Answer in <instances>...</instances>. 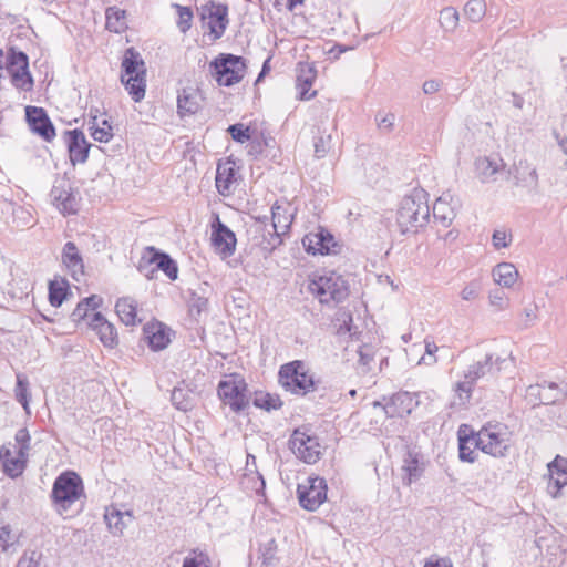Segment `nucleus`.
I'll use <instances>...</instances> for the list:
<instances>
[{
    "mask_svg": "<svg viewBox=\"0 0 567 567\" xmlns=\"http://www.w3.org/2000/svg\"><path fill=\"white\" fill-rule=\"evenodd\" d=\"M25 118L30 130L44 141L51 142L55 137L54 125L44 109L31 105L27 106Z\"/></svg>",
    "mask_w": 567,
    "mask_h": 567,
    "instance_id": "nucleus-16",
    "label": "nucleus"
},
{
    "mask_svg": "<svg viewBox=\"0 0 567 567\" xmlns=\"http://www.w3.org/2000/svg\"><path fill=\"white\" fill-rule=\"evenodd\" d=\"M199 107V94L197 90L187 87L178 93L177 111L181 116L195 114Z\"/></svg>",
    "mask_w": 567,
    "mask_h": 567,
    "instance_id": "nucleus-26",
    "label": "nucleus"
},
{
    "mask_svg": "<svg viewBox=\"0 0 567 567\" xmlns=\"http://www.w3.org/2000/svg\"><path fill=\"white\" fill-rule=\"evenodd\" d=\"M289 445L297 458L307 464H315L321 456V444L315 434L307 430L296 429L289 440Z\"/></svg>",
    "mask_w": 567,
    "mask_h": 567,
    "instance_id": "nucleus-11",
    "label": "nucleus"
},
{
    "mask_svg": "<svg viewBox=\"0 0 567 567\" xmlns=\"http://www.w3.org/2000/svg\"><path fill=\"white\" fill-rule=\"evenodd\" d=\"M176 8H177V12H178L177 25H178L179 30L183 33H185L192 27L193 11L189 7H183L179 4H176Z\"/></svg>",
    "mask_w": 567,
    "mask_h": 567,
    "instance_id": "nucleus-48",
    "label": "nucleus"
},
{
    "mask_svg": "<svg viewBox=\"0 0 567 567\" xmlns=\"http://www.w3.org/2000/svg\"><path fill=\"white\" fill-rule=\"evenodd\" d=\"M375 122L378 128L383 133L392 132L395 122V115L393 113L379 112L375 115Z\"/></svg>",
    "mask_w": 567,
    "mask_h": 567,
    "instance_id": "nucleus-53",
    "label": "nucleus"
},
{
    "mask_svg": "<svg viewBox=\"0 0 567 567\" xmlns=\"http://www.w3.org/2000/svg\"><path fill=\"white\" fill-rule=\"evenodd\" d=\"M89 311L90 310H87L86 303L82 300L78 303L76 308L72 311L71 320L73 322H80V321L84 320L85 318H87Z\"/></svg>",
    "mask_w": 567,
    "mask_h": 567,
    "instance_id": "nucleus-61",
    "label": "nucleus"
},
{
    "mask_svg": "<svg viewBox=\"0 0 567 567\" xmlns=\"http://www.w3.org/2000/svg\"><path fill=\"white\" fill-rule=\"evenodd\" d=\"M504 361L501 357H494V354H486L482 360L474 362L468 365L464 372V380L457 382L456 392L462 401H467L471 398L473 388L477 380L489 374L496 365V370H499V364Z\"/></svg>",
    "mask_w": 567,
    "mask_h": 567,
    "instance_id": "nucleus-9",
    "label": "nucleus"
},
{
    "mask_svg": "<svg viewBox=\"0 0 567 567\" xmlns=\"http://www.w3.org/2000/svg\"><path fill=\"white\" fill-rule=\"evenodd\" d=\"M231 138L238 143H245L250 140V130L241 123L229 125L227 128Z\"/></svg>",
    "mask_w": 567,
    "mask_h": 567,
    "instance_id": "nucleus-51",
    "label": "nucleus"
},
{
    "mask_svg": "<svg viewBox=\"0 0 567 567\" xmlns=\"http://www.w3.org/2000/svg\"><path fill=\"white\" fill-rule=\"evenodd\" d=\"M101 124L102 126L99 125L97 116L94 115L89 122V131L95 141L107 143L113 137V128L107 120H103Z\"/></svg>",
    "mask_w": 567,
    "mask_h": 567,
    "instance_id": "nucleus-35",
    "label": "nucleus"
},
{
    "mask_svg": "<svg viewBox=\"0 0 567 567\" xmlns=\"http://www.w3.org/2000/svg\"><path fill=\"white\" fill-rule=\"evenodd\" d=\"M50 196L53 204L63 214H75L78 212L79 199L68 179L62 178L61 181L55 182L51 189Z\"/></svg>",
    "mask_w": 567,
    "mask_h": 567,
    "instance_id": "nucleus-15",
    "label": "nucleus"
},
{
    "mask_svg": "<svg viewBox=\"0 0 567 567\" xmlns=\"http://www.w3.org/2000/svg\"><path fill=\"white\" fill-rule=\"evenodd\" d=\"M481 290V282L478 280H473L462 289L461 298L466 301L475 300L478 298Z\"/></svg>",
    "mask_w": 567,
    "mask_h": 567,
    "instance_id": "nucleus-54",
    "label": "nucleus"
},
{
    "mask_svg": "<svg viewBox=\"0 0 567 567\" xmlns=\"http://www.w3.org/2000/svg\"><path fill=\"white\" fill-rule=\"evenodd\" d=\"M106 29L111 32L121 33L126 25L125 10L117 7H109L105 11Z\"/></svg>",
    "mask_w": 567,
    "mask_h": 567,
    "instance_id": "nucleus-32",
    "label": "nucleus"
},
{
    "mask_svg": "<svg viewBox=\"0 0 567 567\" xmlns=\"http://www.w3.org/2000/svg\"><path fill=\"white\" fill-rule=\"evenodd\" d=\"M115 311L125 326H135L141 322L137 319V303L131 297H123L116 301Z\"/></svg>",
    "mask_w": 567,
    "mask_h": 567,
    "instance_id": "nucleus-27",
    "label": "nucleus"
},
{
    "mask_svg": "<svg viewBox=\"0 0 567 567\" xmlns=\"http://www.w3.org/2000/svg\"><path fill=\"white\" fill-rule=\"evenodd\" d=\"M212 244L215 250L223 257H230L236 249V236L219 217L212 225Z\"/></svg>",
    "mask_w": 567,
    "mask_h": 567,
    "instance_id": "nucleus-17",
    "label": "nucleus"
},
{
    "mask_svg": "<svg viewBox=\"0 0 567 567\" xmlns=\"http://www.w3.org/2000/svg\"><path fill=\"white\" fill-rule=\"evenodd\" d=\"M137 269L147 279H153L157 270H162L168 279L176 280L178 267L176 261L166 252L148 246L142 255Z\"/></svg>",
    "mask_w": 567,
    "mask_h": 567,
    "instance_id": "nucleus-7",
    "label": "nucleus"
},
{
    "mask_svg": "<svg viewBox=\"0 0 567 567\" xmlns=\"http://www.w3.org/2000/svg\"><path fill=\"white\" fill-rule=\"evenodd\" d=\"M17 382L14 388V398L23 406L27 413H30L29 402L31 398L30 383L28 378L22 373H17Z\"/></svg>",
    "mask_w": 567,
    "mask_h": 567,
    "instance_id": "nucleus-36",
    "label": "nucleus"
},
{
    "mask_svg": "<svg viewBox=\"0 0 567 567\" xmlns=\"http://www.w3.org/2000/svg\"><path fill=\"white\" fill-rule=\"evenodd\" d=\"M550 477L567 475V460L556 456L555 460L548 464Z\"/></svg>",
    "mask_w": 567,
    "mask_h": 567,
    "instance_id": "nucleus-55",
    "label": "nucleus"
},
{
    "mask_svg": "<svg viewBox=\"0 0 567 567\" xmlns=\"http://www.w3.org/2000/svg\"><path fill=\"white\" fill-rule=\"evenodd\" d=\"M359 359L357 364L358 373L367 374L372 371V365L374 363V352L372 347L368 344H363L358 350Z\"/></svg>",
    "mask_w": 567,
    "mask_h": 567,
    "instance_id": "nucleus-38",
    "label": "nucleus"
},
{
    "mask_svg": "<svg viewBox=\"0 0 567 567\" xmlns=\"http://www.w3.org/2000/svg\"><path fill=\"white\" fill-rule=\"evenodd\" d=\"M14 440L17 444L19 445V454L21 456H28V453L30 451V441L31 436L29 434L28 429L22 427L17 431Z\"/></svg>",
    "mask_w": 567,
    "mask_h": 567,
    "instance_id": "nucleus-52",
    "label": "nucleus"
},
{
    "mask_svg": "<svg viewBox=\"0 0 567 567\" xmlns=\"http://www.w3.org/2000/svg\"><path fill=\"white\" fill-rule=\"evenodd\" d=\"M148 346L154 351L165 349L171 342L169 329L161 322L148 323L144 327Z\"/></svg>",
    "mask_w": 567,
    "mask_h": 567,
    "instance_id": "nucleus-24",
    "label": "nucleus"
},
{
    "mask_svg": "<svg viewBox=\"0 0 567 567\" xmlns=\"http://www.w3.org/2000/svg\"><path fill=\"white\" fill-rule=\"evenodd\" d=\"M419 393H411L408 391H400L391 395L389 399L385 396L383 401H386L383 411L386 417H404L412 413V411L419 405Z\"/></svg>",
    "mask_w": 567,
    "mask_h": 567,
    "instance_id": "nucleus-14",
    "label": "nucleus"
},
{
    "mask_svg": "<svg viewBox=\"0 0 567 567\" xmlns=\"http://www.w3.org/2000/svg\"><path fill=\"white\" fill-rule=\"evenodd\" d=\"M315 154L318 158H322L331 150L332 137L330 134L320 135L315 138Z\"/></svg>",
    "mask_w": 567,
    "mask_h": 567,
    "instance_id": "nucleus-50",
    "label": "nucleus"
},
{
    "mask_svg": "<svg viewBox=\"0 0 567 567\" xmlns=\"http://www.w3.org/2000/svg\"><path fill=\"white\" fill-rule=\"evenodd\" d=\"M125 517L131 522L133 516L130 512H121L114 507L107 508L104 515V519L106 522L109 530L114 536H120L123 534V530L127 526V522Z\"/></svg>",
    "mask_w": 567,
    "mask_h": 567,
    "instance_id": "nucleus-28",
    "label": "nucleus"
},
{
    "mask_svg": "<svg viewBox=\"0 0 567 567\" xmlns=\"http://www.w3.org/2000/svg\"><path fill=\"white\" fill-rule=\"evenodd\" d=\"M486 13L484 0H470L464 7V14L472 22H478Z\"/></svg>",
    "mask_w": 567,
    "mask_h": 567,
    "instance_id": "nucleus-41",
    "label": "nucleus"
},
{
    "mask_svg": "<svg viewBox=\"0 0 567 567\" xmlns=\"http://www.w3.org/2000/svg\"><path fill=\"white\" fill-rule=\"evenodd\" d=\"M292 215L289 212V208L284 205H279L275 203L271 207V227L272 229H279L284 234H286L291 225Z\"/></svg>",
    "mask_w": 567,
    "mask_h": 567,
    "instance_id": "nucleus-30",
    "label": "nucleus"
},
{
    "mask_svg": "<svg viewBox=\"0 0 567 567\" xmlns=\"http://www.w3.org/2000/svg\"><path fill=\"white\" fill-rule=\"evenodd\" d=\"M27 457L28 456H21L18 453L17 456H13L11 460H9L2 465L3 472L11 478L20 476L25 468Z\"/></svg>",
    "mask_w": 567,
    "mask_h": 567,
    "instance_id": "nucleus-42",
    "label": "nucleus"
},
{
    "mask_svg": "<svg viewBox=\"0 0 567 567\" xmlns=\"http://www.w3.org/2000/svg\"><path fill=\"white\" fill-rule=\"evenodd\" d=\"M422 89L425 94H433L439 91L440 82L436 80H427L423 83Z\"/></svg>",
    "mask_w": 567,
    "mask_h": 567,
    "instance_id": "nucleus-63",
    "label": "nucleus"
},
{
    "mask_svg": "<svg viewBox=\"0 0 567 567\" xmlns=\"http://www.w3.org/2000/svg\"><path fill=\"white\" fill-rule=\"evenodd\" d=\"M252 403L256 408H260L266 411L278 410L282 406V401L279 395L270 393L257 394Z\"/></svg>",
    "mask_w": 567,
    "mask_h": 567,
    "instance_id": "nucleus-40",
    "label": "nucleus"
},
{
    "mask_svg": "<svg viewBox=\"0 0 567 567\" xmlns=\"http://www.w3.org/2000/svg\"><path fill=\"white\" fill-rule=\"evenodd\" d=\"M426 195L423 189H415L400 202L396 223L401 234H415L429 223L430 206Z\"/></svg>",
    "mask_w": 567,
    "mask_h": 567,
    "instance_id": "nucleus-1",
    "label": "nucleus"
},
{
    "mask_svg": "<svg viewBox=\"0 0 567 567\" xmlns=\"http://www.w3.org/2000/svg\"><path fill=\"white\" fill-rule=\"evenodd\" d=\"M13 536L9 525L0 526V548L7 550L13 544Z\"/></svg>",
    "mask_w": 567,
    "mask_h": 567,
    "instance_id": "nucleus-58",
    "label": "nucleus"
},
{
    "mask_svg": "<svg viewBox=\"0 0 567 567\" xmlns=\"http://www.w3.org/2000/svg\"><path fill=\"white\" fill-rule=\"evenodd\" d=\"M208 311V299L195 291L188 298V313L195 321L199 322L202 315Z\"/></svg>",
    "mask_w": 567,
    "mask_h": 567,
    "instance_id": "nucleus-37",
    "label": "nucleus"
},
{
    "mask_svg": "<svg viewBox=\"0 0 567 567\" xmlns=\"http://www.w3.org/2000/svg\"><path fill=\"white\" fill-rule=\"evenodd\" d=\"M173 405L179 411H188L192 408L190 400L183 389H174L171 396Z\"/></svg>",
    "mask_w": 567,
    "mask_h": 567,
    "instance_id": "nucleus-47",
    "label": "nucleus"
},
{
    "mask_svg": "<svg viewBox=\"0 0 567 567\" xmlns=\"http://www.w3.org/2000/svg\"><path fill=\"white\" fill-rule=\"evenodd\" d=\"M62 262L70 270L73 279L80 281L84 275V262L76 245L73 241H68L63 246Z\"/></svg>",
    "mask_w": 567,
    "mask_h": 567,
    "instance_id": "nucleus-23",
    "label": "nucleus"
},
{
    "mask_svg": "<svg viewBox=\"0 0 567 567\" xmlns=\"http://www.w3.org/2000/svg\"><path fill=\"white\" fill-rule=\"evenodd\" d=\"M282 235L279 229H272L271 225H257L254 240L262 250L271 252L282 244Z\"/></svg>",
    "mask_w": 567,
    "mask_h": 567,
    "instance_id": "nucleus-22",
    "label": "nucleus"
},
{
    "mask_svg": "<svg viewBox=\"0 0 567 567\" xmlns=\"http://www.w3.org/2000/svg\"><path fill=\"white\" fill-rule=\"evenodd\" d=\"M65 143L69 152V158L73 166L84 164L87 161L91 144L87 142L84 133L74 128L64 132Z\"/></svg>",
    "mask_w": 567,
    "mask_h": 567,
    "instance_id": "nucleus-18",
    "label": "nucleus"
},
{
    "mask_svg": "<svg viewBox=\"0 0 567 567\" xmlns=\"http://www.w3.org/2000/svg\"><path fill=\"white\" fill-rule=\"evenodd\" d=\"M439 350L437 346L433 341L425 340V353L429 355V359L425 357L421 358V361H423L425 364H433L436 362V359L434 358V353Z\"/></svg>",
    "mask_w": 567,
    "mask_h": 567,
    "instance_id": "nucleus-62",
    "label": "nucleus"
},
{
    "mask_svg": "<svg viewBox=\"0 0 567 567\" xmlns=\"http://www.w3.org/2000/svg\"><path fill=\"white\" fill-rule=\"evenodd\" d=\"M424 567H453L452 561L449 558H441L436 561H429Z\"/></svg>",
    "mask_w": 567,
    "mask_h": 567,
    "instance_id": "nucleus-64",
    "label": "nucleus"
},
{
    "mask_svg": "<svg viewBox=\"0 0 567 567\" xmlns=\"http://www.w3.org/2000/svg\"><path fill=\"white\" fill-rule=\"evenodd\" d=\"M567 485V475L564 477L561 476H554L550 477V482L548 484V491L553 495V497H557L560 489Z\"/></svg>",
    "mask_w": 567,
    "mask_h": 567,
    "instance_id": "nucleus-56",
    "label": "nucleus"
},
{
    "mask_svg": "<svg viewBox=\"0 0 567 567\" xmlns=\"http://www.w3.org/2000/svg\"><path fill=\"white\" fill-rule=\"evenodd\" d=\"M451 200L452 195L447 193L439 197L433 205V218L435 223L443 227H449L456 216L454 207L451 206Z\"/></svg>",
    "mask_w": 567,
    "mask_h": 567,
    "instance_id": "nucleus-25",
    "label": "nucleus"
},
{
    "mask_svg": "<svg viewBox=\"0 0 567 567\" xmlns=\"http://www.w3.org/2000/svg\"><path fill=\"white\" fill-rule=\"evenodd\" d=\"M308 289L321 303L340 302L348 297L344 280L333 274L313 277L309 281Z\"/></svg>",
    "mask_w": 567,
    "mask_h": 567,
    "instance_id": "nucleus-10",
    "label": "nucleus"
},
{
    "mask_svg": "<svg viewBox=\"0 0 567 567\" xmlns=\"http://www.w3.org/2000/svg\"><path fill=\"white\" fill-rule=\"evenodd\" d=\"M203 27L207 28L214 40L221 38L228 25V8L221 3L210 2L202 10Z\"/></svg>",
    "mask_w": 567,
    "mask_h": 567,
    "instance_id": "nucleus-13",
    "label": "nucleus"
},
{
    "mask_svg": "<svg viewBox=\"0 0 567 567\" xmlns=\"http://www.w3.org/2000/svg\"><path fill=\"white\" fill-rule=\"evenodd\" d=\"M251 463L255 465L256 457L251 454H248L246 470L250 473H246L245 477L247 481L252 482L251 489L255 491L257 494H261L265 491L266 483L260 473L254 472L252 470H250Z\"/></svg>",
    "mask_w": 567,
    "mask_h": 567,
    "instance_id": "nucleus-39",
    "label": "nucleus"
},
{
    "mask_svg": "<svg viewBox=\"0 0 567 567\" xmlns=\"http://www.w3.org/2000/svg\"><path fill=\"white\" fill-rule=\"evenodd\" d=\"M238 171L235 162L228 159L217 165L216 171V188L219 194L226 196L233 190V186L237 183Z\"/></svg>",
    "mask_w": 567,
    "mask_h": 567,
    "instance_id": "nucleus-20",
    "label": "nucleus"
},
{
    "mask_svg": "<svg viewBox=\"0 0 567 567\" xmlns=\"http://www.w3.org/2000/svg\"><path fill=\"white\" fill-rule=\"evenodd\" d=\"M440 23L445 31H454L458 24V12L452 7L442 9L440 12Z\"/></svg>",
    "mask_w": 567,
    "mask_h": 567,
    "instance_id": "nucleus-43",
    "label": "nucleus"
},
{
    "mask_svg": "<svg viewBox=\"0 0 567 567\" xmlns=\"http://www.w3.org/2000/svg\"><path fill=\"white\" fill-rule=\"evenodd\" d=\"M89 326L96 331L100 341L105 347H114L117 343L116 329L100 312H94L91 317Z\"/></svg>",
    "mask_w": 567,
    "mask_h": 567,
    "instance_id": "nucleus-21",
    "label": "nucleus"
},
{
    "mask_svg": "<svg viewBox=\"0 0 567 567\" xmlns=\"http://www.w3.org/2000/svg\"><path fill=\"white\" fill-rule=\"evenodd\" d=\"M209 66L215 80L221 86H231L240 82L246 72L245 59L234 54L221 53Z\"/></svg>",
    "mask_w": 567,
    "mask_h": 567,
    "instance_id": "nucleus-8",
    "label": "nucleus"
},
{
    "mask_svg": "<svg viewBox=\"0 0 567 567\" xmlns=\"http://www.w3.org/2000/svg\"><path fill=\"white\" fill-rule=\"evenodd\" d=\"M402 471L403 484L409 486L421 477L423 473V466L419 462L417 456L409 452L406 457L404 458Z\"/></svg>",
    "mask_w": 567,
    "mask_h": 567,
    "instance_id": "nucleus-31",
    "label": "nucleus"
},
{
    "mask_svg": "<svg viewBox=\"0 0 567 567\" xmlns=\"http://www.w3.org/2000/svg\"><path fill=\"white\" fill-rule=\"evenodd\" d=\"M327 482L319 476H309L298 484L297 496L302 508L315 512L327 501Z\"/></svg>",
    "mask_w": 567,
    "mask_h": 567,
    "instance_id": "nucleus-12",
    "label": "nucleus"
},
{
    "mask_svg": "<svg viewBox=\"0 0 567 567\" xmlns=\"http://www.w3.org/2000/svg\"><path fill=\"white\" fill-rule=\"evenodd\" d=\"M16 567H45L43 554L38 550H27L19 558Z\"/></svg>",
    "mask_w": 567,
    "mask_h": 567,
    "instance_id": "nucleus-44",
    "label": "nucleus"
},
{
    "mask_svg": "<svg viewBox=\"0 0 567 567\" xmlns=\"http://www.w3.org/2000/svg\"><path fill=\"white\" fill-rule=\"evenodd\" d=\"M316 79V70L309 64H299V73L297 75V82L301 85L312 86Z\"/></svg>",
    "mask_w": 567,
    "mask_h": 567,
    "instance_id": "nucleus-49",
    "label": "nucleus"
},
{
    "mask_svg": "<svg viewBox=\"0 0 567 567\" xmlns=\"http://www.w3.org/2000/svg\"><path fill=\"white\" fill-rule=\"evenodd\" d=\"M278 377L281 386L292 394L305 396L317 390V382L313 375L301 360L282 364Z\"/></svg>",
    "mask_w": 567,
    "mask_h": 567,
    "instance_id": "nucleus-4",
    "label": "nucleus"
},
{
    "mask_svg": "<svg viewBox=\"0 0 567 567\" xmlns=\"http://www.w3.org/2000/svg\"><path fill=\"white\" fill-rule=\"evenodd\" d=\"M507 233L505 230H494L492 236L493 246L496 249L505 248L509 245V241L507 240Z\"/></svg>",
    "mask_w": 567,
    "mask_h": 567,
    "instance_id": "nucleus-60",
    "label": "nucleus"
},
{
    "mask_svg": "<svg viewBox=\"0 0 567 567\" xmlns=\"http://www.w3.org/2000/svg\"><path fill=\"white\" fill-rule=\"evenodd\" d=\"M121 69L122 84L134 102H141L146 91V66L141 54L134 48L125 50Z\"/></svg>",
    "mask_w": 567,
    "mask_h": 567,
    "instance_id": "nucleus-2",
    "label": "nucleus"
},
{
    "mask_svg": "<svg viewBox=\"0 0 567 567\" xmlns=\"http://www.w3.org/2000/svg\"><path fill=\"white\" fill-rule=\"evenodd\" d=\"M302 244L306 250L312 255H328L332 251L331 248L336 246L333 236L324 229L306 235Z\"/></svg>",
    "mask_w": 567,
    "mask_h": 567,
    "instance_id": "nucleus-19",
    "label": "nucleus"
},
{
    "mask_svg": "<svg viewBox=\"0 0 567 567\" xmlns=\"http://www.w3.org/2000/svg\"><path fill=\"white\" fill-rule=\"evenodd\" d=\"M51 501L59 514H63L82 497L85 498L81 476L73 471L62 472L53 482Z\"/></svg>",
    "mask_w": 567,
    "mask_h": 567,
    "instance_id": "nucleus-3",
    "label": "nucleus"
},
{
    "mask_svg": "<svg viewBox=\"0 0 567 567\" xmlns=\"http://www.w3.org/2000/svg\"><path fill=\"white\" fill-rule=\"evenodd\" d=\"M21 66H29V58L22 51L11 50L7 56V70H13Z\"/></svg>",
    "mask_w": 567,
    "mask_h": 567,
    "instance_id": "nucleus-46",
    "label": "nucleus"
},
{
    "mask_svg": "<svg viewBox=\"0 0 567 567\" xmlns=\"http://www.w3.org/2000/svg\"><path fill=\"white\" fill-rule=\"evenodd\" d=\"M217 394L221 402L229 406L234 413H241L250 403L248 385L239 374H230L221 380L217 388Z\"/></svg>",
    "mask_w": 567,
    "mask_h": 567,
    "instance_id": "nucleus-6",
    "label": "nucleus"
},
{
    "mask_svg": "<svg viewBox=\"0 0 567 567\" xmlns=\"http://www.w3.org/2000/svg\"><path fill=\"white\" fill-rule=\"evenodd\" d=\"M472 444L494 457H505L511 446V433L503 423H487L475 433Z\"/></svg>",
    "mask_w": 567,
    "mask_h": 567,
    "instance_id": "nucleus-5",
    "label": "nucleus"
},
{
    "mask_svg": "<svg viewBox=\"0 0 567 567\" xmlns=\"http://www.w3.org/2000/svg\"><path fill=\"white\" fill-rule=\"evenodd\" d=\"M183 567H209L207 564V557L199 553L194 557H186Z\"/></svg>",
    "mask_w": 567,
    "mask_h": 567,
    "instance_id": "nucleus-59",
    "label": "nucleus"
},
{
    "mask_svg": "<svg viewBox=\"0 0 567 567\" xmlns=\"http://www.w3.org/2000/svg\"><path fill=\"white\" fill-rule=\"evenodd\" d=\"M68 295V286H62L56 281L49 284V301L53 307H60Z\"/></svg>",
    "mask_w": 567,
    "mask_h": 567,
    "instance_id": "nucleus-45",
    "label": "nucleus"
},
{
    "mask_svg": "<svg viewBox=\"0 0 567 567\" xmlns=\"http://www.w3.org/2000/svg\"><path fill=\"white\" fill-rule=\"evenodd\" d=\"M567 485V475L564 477L561 476H554L550 477V482L548 484V491L553 495V497H557L560 489Z\"/></svg>",
    "mask_w": 567,
    "mask_h": 567,
    "instance_id": "nucleus-57",
    "label": "nucleus"
},
{
    "mask_svg": "<svg viewBox=\"0 0 567 567\" xmlns=\"http://www.w3.org/2000/svg\"><path fill=\"white\" fill-rule=\"evenodd\" d=\"M495 282L505 288H511L518 278V270L511 262H501L493 269Z\"/></svg>",
    "mask_w": 567,
    "mask_h": 567,
    "instance_id": "nucleus-29",
    "label": "nucleus"
},
{
    "mask_svg": "<svg viewBox=\"0 0 567 567\" xmlns=\"http://www.w3.org/2000/svg\"><path fill=\"white\" fill-rule=\"evenodd\" d=\"M11 76L12 85L21 91L29 92L33 89V78L29 71V66H21L8 71Z\"/></svg>",
    "mask_w": 567,
    "mask_h": 567,
    "instance_id": "nucleus-33",
    "label": "nucleus"
},
{
    "mask_svg": "<svg viewBox=\"0 0 567 567\" xmlns=\"http://www.w3.org/2000/svg\"><path fill=\"white\" fill-rule=\"evenodd\" d=\"M475 434H463L462 430L458 431V457L462 462L473 463L476 460L477 452L472 442Z\"/></svg>",
    "mask_w": 567,
    "mask_h": 567,
    "instance_id": "nucleus-34",
    "label": "nucleus"
}]
</instances>
